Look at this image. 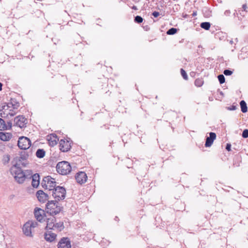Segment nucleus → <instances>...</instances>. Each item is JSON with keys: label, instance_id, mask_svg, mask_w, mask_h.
<instances>
[{"label": "nucleus", "instance_id": "bb28decb", "mask_svg": "<svg viewBox=\"0 0 248 248\" xmlns=\"http://www.w3.org/2000/svg\"><path fill=\"white\" fill-rule=\"evenodd\" d=\"M195 84L197 87H201L203 84V81L200 79H197L195 81Z\"/></svg>", "mask_w": 248, "mask_h": 248}, {"label": "nucleus", "instance_id": "20e7f679", "mask_svg": "<svg viewBox=\"0 0 248 248\" xmlns=\"http://www.w3.org/2000/svg\"><path fill=\"white\" fill-rule=\"evenodd\" d=\"M38 223L35 221L29 220L23 226V233L27 236L32 237V230L36 227Z\"/></svg>", "mask_w": 248, "mask_h": 248}, {"label": "nucleus", "instance_id": "412c9836", "mask_svg": "<svg viewBox=\"0 0 248 248\" xmlns=\"http://www.w3.org/2000/svg\"><path fill=\"white\" fill-rule=\"evenodd\" d=\"M46 152L44 149H39L36 152V155L38 158H41L44 157Z\"/></svg>", "mask_w": 248, "mask_h": 248}, {"label": "nucleus", "instance_id": "7ed1b4c3", "mask_svg": "<svg viewBox=\"0 0 248 248\" xmlns=\"http://www.w3.org/2000/svg\"><path fill=\"white\" fill-rule=\"evenodd\" d=\"M61 210V207L57 202L53 201H49L46 205V211L47 213L54 216L57 215Z\"/></svg>", "mask_w": 248, "mask_h": 248}, {"label": "nucleus", "instance_id": "b1692460", "mask_svg": "<svg viewBox=\"0 0 248 248\" xmlns=\"http://www.w3.org/2000/svg\"><path fill=\"white\" fill-rule=\"evenodd\" d=\"M7 129V125L5 121L1 118H0V130H4Z\"/></svg>", "mask_w": 248, "mask_h": 248}, {"label": "nucleus", "instance_id": "393cba45", "mask_svg": "<svg viewBox=\"0 0 248 248\" xmlns=\"http://www.w3.org/2000/svg\"><path fill=\"white\" fill-rule=\"evenodd\" d=\"M177 31V29L174 28H171L167 31V34L169 35L174 34Z\"/></svg>", "mask_w": 248, "mask_h": 248}, {"label": "nucleus", "instance_id": "1a4fd4ad", "mask_svg": "<svg viewBox=\"0 0 248 248\" xmlns=\"http://www.w3.org/2000/svg\"><path fill=\"white\" fill-rule=\"evenodd\" d=\"M27 123V119L22 115L16 116L14 119V125L21 128L26 127Z\"/></svg>", "mask_w": 248, "mask_h": 248}, {"label": "nucleus", "instance_id": "58836bf2", "mask_svg": "<svg viewBox=\"0 0 248 248\" xmlns=\"http://www.w3.org/2000/svg\"><path fill=\"white\" fill-rule=\"evenodd\" d=\"M132 8L133 9H134V10H137V7H136V6H133L132 7Z\"/></svg>", "mask_w": 248, "mask_h": 248}, {"label": "nucleus", "instance_id": "f03ea898", "mask_svg": "<svg viewBox=\"0 0 248 248\" xmlns=\"http://www.w3.org/2000/svg\"><path fill=\"white\" fill-rule=\"evenodd\" d=\"M10 171L17 183L22 184L24 182L26 179V175L19 166V165L16 164L13 166L11 168Z\"/></svg>", "mask_w": 248, "mask_h": 248}, {"label": "nucleus", "instance_id": "2eb2a0df", "mask_svg": "<svg viewBox=\"0 0 248 248\" xmlns=\"http://www.w3.org/2000/svg\"><path fill=\"white\" fill-rule=\"evenodd\" d=\"M216 138V134L214 132H210L209 133V137H207L206 139L205 146L206 147H210L213 143L214 140Z\"/></svg>", "mask_w": 248, "mask_h": 248}, {"label": "nucleus", "instance_id": "ddd939ff", "mask_svg": "<svg viewBox=\"0 0 248 248\" xmlns=\"http://www.w3.org/2000/svg\"><path fill=\"white\" fill-rule=\"evenodd\" d=\"M75 177L77 182L80 184L85 183L87 179V176L85 172L83 171H80L77 173Z\"/></svg>", "mask_w": 248, "mask_h": 248}, {"label": "nucleus", "instance_id": "a211bd4d", "mask_svg": "<svg viewBox=\"0 0 248 248\" xmlns=\"http://www.w3.org/2000/svg\"><path fill=\"white\" fill-rule=\"evenodd\" d=\"M31 185L33 187H37L39 185V176L37 174H34L32 176Z\"/></svg>", "mask_w": 248, "mask_h": 248}, {"label": "nucleus", "instance_id": "c85d7f7f", "mask_svg": "<svg viewBox=\"0 0 248 248\" xmlns=\"http://www.w3.org/2000/svg\"><path fill=\"white\" fill-rule=\"evenodd\" d=\"M134 20L138 23H140L143 21V18L140 16H137L135 17Z\"/></svg>", "mask_w": 248, "mask_h": 248}, {"label": "nucleus", "instance_id": "4be33fe9", "mask_svg": "<svg viewBox=\"0 0 248 248\" xmlns=\"http://www.w3.org/2000/svg\"><path fill=\"white\" fill-rule=\"evenodd\" d=\"M240 105L241 107V111L243 113H246L248 111V107L245 101L242 100L240 102Z\"/></svg>", "mask_w": 248, "mask_h": 248}, {"label": "nucleus", "instance_id": "39448f33", "mask_svg": "<svg viewBox=\"0 0 248 248\" xmlns=\"http://www.w3.org/2000/svg\"><path fill=\"white\" fill-rule=\"evenodd\" d=\"M56 169L58 173L62 175H66L71 171V167L68 162L62 161L57 164Z\"/></svg>", "mask_w": 248, "mask_h": 248}, {"label": "nucleus", "instance_id": "423d86ee", "mask_svg": "<svg viewBox=\"0 0 248 248\" xmlns=\"http://www.w3.org/2000/svg\"><path fill=\"white\" fill-rule=\"evenodd\" d=\"M66 195V190L62 186H57L52 190V196L56 200H63Z\"/></svg>", "mask_w": 248, "mask_h": 248}, {"label": "nucleus", "instance_id": "dca6fc26", "mask_svg": "<svg viewBox=\"0 0 248 248\" xmlns=\"http://www.w3.org/2000/svg\"><path fill=\"white\" fill-rule=\"evenodd\" d=\"M50 145L53 146L57 144L58 139L56 135L52 134L48 137L47 139Z\"/></svg>", "mask_w": 248, "mask_h": 248}, {"label": "nucleus", "instance_id": "aec40b11", "mask_svg": "<svg viewBox=\"0 0 248 248\" xmlns=\"http://www.w3.org/2000/svg\"><path fill=\"white\" fill-rule=\"evenodd\" d=\"M64 229L63 223L60 221L57 223H55L53 230H56L58 231H61Z\"/></svg>", "mask_w": 248, "mask_h": 248}, {"label": "nucleus", "instance_id": "4c0bfd02", "mask_svg": "<svg viewBox=\"0 0 248 248\" xmlns=\"http://www.w3.org/2000/svg\"><path fill=\"white\" fill-rule=\"evenodd\" d=\"M6 158H7V161H9V160H10L9 155H6Z\"/></svg>", "mask_w": 248, "mask_h": 248}, {"label": "nucleus", "instance_id": "6e6552de", "mask_svg": "<svg viewBox=\"0 0 248 248\" xmlns=\"http://www.w3.org/2000/svg\"><path fill=\"white\" fill-rule=\"evenodd\" d=\"M31 145V141L30 140L25 137H21L18 140V146L19 148L22 150H27L29 149Z\"/></svg>", "mask_w": 248, "mask_h": 248}, {"label": "nucleus", "instance_id": "a878e982", "mask_svg": "<svg viewBox=\"0 0 248 248\" xmlns=\"http://www.w3.org/2000/svg\"><path fill=\"white\" fill-rule=\"evenodd\" d=\"M8 138L7 137V135L3 133V132H0V139L3 141H6L8 140Z\"/></svg>", "mask_w": 248, "mask_h": 248}, {"label": "nucleus", "instance_id": "72a5a7b5", "mask_svg": "<svg viewBox=\"0 0 248 248\" xmlns=\"http://www.w3.org/2000/svg\"><path fill=\"white\" fill-rule=\"evenodd\" d=\"M152 15L155 17H157L159 16L160 14L158 12L155 11L153 13Z\"/></svg>", "mask_w": 248, "mask_h": 248}, {"label": "nucleus", "instance_id": "f257e3e1", "mask_svg": "<svg viewBox=\"0 0 248 248\" xmlns=\"http://www.w3.org/2000/svg\"><path fill=\"white\" fill-rule=\"evenodd\" d=\"M19 104L15 100H11L10 102L4 104L0 109V114L2 117L6 118L13 116L17 113Z\"/></svg>", "mask_w": 248, "mask_h": 248}, {"label": "nucleus", "instance_id": "0eeeda50", "mask_svg": "<svg viewBox=\"0 0 248 248\" xmlns=\"http://www.w3.org/2000/svg\"><path fill=\"white\" fill-rule=\"evenodd\" d=\"M42 184L44 188L49 191L53 190L56 187L55 179L50 176L44 177Z\"/></svg>", "mask_w": 248, "mask_h": 248}, {"label": "nucleus", "instance_id": "9b49d317", "mask_svg": "<svg viewBox=\"0 0 248 248\" xmlns=\"http://www.w3.org/2000/svg\"><path fill=\"white\" fill-rule=\"evenodd\" d=\"M59 144L60 149L63 152H67L71 148V143L67 140H61Z\"/></svg>", "mask_w": 248, "mask_h": 248}, {"label": "nucleus", "instance_id": "6ab92c4d", "mask_svg": "<svg viewBox=\"0 0 248 248\" xmlns=\"http://www.w3.org/2000/svg\"><path fill=\"white\" fill-rule=\"evenodd\" d=\"M55 219L54 217L48 219L47 221L46 228L48 230H51L54 229Z\"/></svg>", "mask_w": 248, "mask_h": 248}, {"label": "nucleus", "instance_id": "2f4dec72", "mask_svg": "<svg viewBox=\"0 0 248 248\" xmlns=\"http://www.w3.org/2000/svg\"><path fill=\"white\" fill-rule=\"evenodd\" d=\"M237 108V105H232V106L227 108V109L229 110H235Z\"/></svg>", "mask_w": 248, "mask_h": 248}, {"label": "nucleus", "instance_id": "f8f14e48", "mask_svg": "<svg viewBox=\"0 0 248 248\" xmlns=\"http://www.w3.org/2000/svg\"><path fill=\"white\" fill-rule=\"evenodd\" d=\"M58 248H71V241L68 237H63L59 241Z\"/></svg>", "mask_w": 248, "mask_h": 248}, {"label": "nucleus", "instance_id": "c756f323", "mask_svg": "<svg viewBox=\"0 0 248 248\" xmlns=\"http://www.w3.org/2000/svg\"><path fill=\"white\" fill-rule=\"evenodd\" d=\"M181 73L183 78L186 80L188 78V77L186 71L183 69H181Z\"/></svg>", "mask_w": 248, "mask_h": 248}, {"label": "nucleus", "instance_id": "cd10ccee", "mask_svg": "<svg viewBox=\"0 0 248 248\" xmlns=\"http://www.w3.org/2000/svg\"><path fill=\"white\" fill-rule=\"evenodd\" d=\"M218 79L220 84H223L225 81V77L223 75H219L217 77Z\"/></svg>", "mask_w": 248, "mask_h": 248}, {"label": "nucleus", "instance_id": "e433bc0d", "mask_svg": "<svg viewBox=\"0 0 248 248\" xmlns=\"http://www.w3.org/2000/svg\"><path fill=\"white\" fill-rule=\"evenodd\" d=\"M2 84L0 82V91L2 90Z\"/></svg>", "mask_w": 248, "mask_h": 248}, {"label": "nucleus", "instance_id": "4468645a", "mask_svg": "<svg viewBox=\"0 0 248 248\" xmlns=\"http://www.w3.org/2000/svg\"><path fill=\"white\" fill-rule=\"evenodd\" d=\"M36 196L38 201L44 203L48 200V195L42 190H38L36 193Z\"/></svg>", "mask_w": 248, "mask_h": 248}, {"label": "nucleus", "instance_id": "9d476101", "mask_svg": "<svg viewBox=\"0 0 248 248\" xmlns=\"http://www.w3.org/2000/svg\"><path fill=\"white\" fill-rule=\"evenodd\" d=\"M34 214L36 219L39 222H42L45 220V213L43 209L36 207L34 211Z\"/></svg>", "mask_w": 248, "mask_h": 248}, {"label": "nucleus", "instance_id": "f704fd0d", "mask_svg": "<svg viewBox=\"0 0 248 248\" xmlns=\"http://www.w3.org/2000/svg\"><path fill=\"white\" fill-rule=\"evenodd\" d=\"M231 144L230 143H227V145H226V149L228 151H230L231 150Z\"/></svg>", "mask_w": 248, "mask_h": 248}, {"label": "nucleus", "instance_id": "5701e85b", "mask_svg": "<svg viewBox=\"0 0 248 248\" xmlns=\"http://www.w3.org/2000/svg\"><path fill=\"white\" fill-rule=\"evenodd\" d=\"M201 27L205 30H208L211 26V24L209 22H204L201 24Z\"/></svg>", "mask_w": 248, "mask_h": 248}, {"label": "nucleus", "instance_id": "c9c22d12", "mask_svg": "<svg viewBox=\"0 0 248 248\" xmlns=\"http://www.w3.org/2000/svg\"><path fill=\"white\" fill-rule=\"evenodd\" d=\"M247 8V5L246 4H244L243 5V8L244 9V10H245Z\"/></svg>", "mask_w": 248, "mask_h": 248}, {"label": "nucleus", "instance_id": "473e14b6", "mask_svg": "<svg viewBox=\"0 0 248 248\" xmlns=\"http://www.w3.org/2000/svg\"><path fill=\"white\" fill-rule=\"evenodd\" d=\"M242 137L244 138L248 137V129H245L242 133Z\"/></svg>", "mask_w": 248, "mask_h": 248}, {"label": "nucleus", "instance_id": "f3484780", "mask_svg": "<svg viewBox=\"0 0 248 248\" xmlns=\"http://www.w3.org/2000/svg\"><path fill=\"white\" fill-rule=\"evenodd\" d=\"M56 234L51 232H48L45 233V239L48 242H52L54 241L56 237Z\"/></svg>", "mask_w": 248, "mask_h": 248}, {"label": "nucleus", "instance_id": "7c9ffc66", "mask_svg": "<svg viewBox=\"0 0 248 248\" xmlns=\"http://www.w3.org/2000/svg\"><path fill=\"white\" fill-rule=\"evenodd\" d=\"M223 74L226 76H230L232 74V72L230 70L226 69L224 71Z\"/></svg>", "mask_w": 248, "mask_h": 248}]
</instances>
